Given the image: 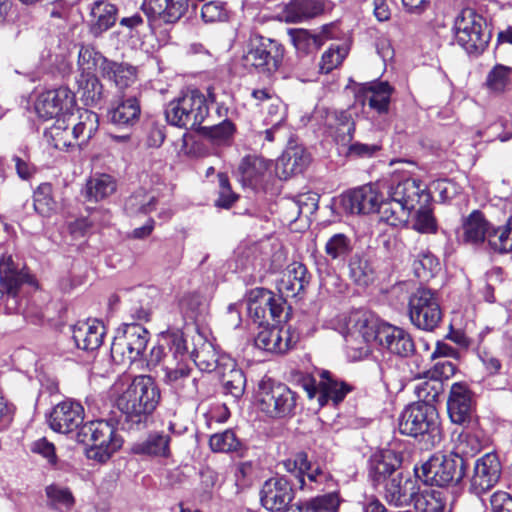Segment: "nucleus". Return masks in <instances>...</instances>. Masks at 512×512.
<instances>
[{
	"instance_id": "f257e3e1",
	"label": "nucleus",
	"mask_w": 512,
	"mask_h": 512,
	"mask_svg": "<svg viewBox=\"0 0 512 512\" xmlns=\"http://www.w3.org/2000/svg\"><path fill=\"white\" fill-rule=\"evenodd\" d=\"M431 195L427 186L414 178L399 179L394 176L387 189V198L378 203L380 219L391 226H404L408 223L411 211L419 203H428Z\"/></svg>"
},
{
	"instance_id": "f03ea898",
	"label": "nucleus",
	"mask_w": 512,
	"mask_h": 512,
	"mask_svg": "<svg viewBox=\"0 0 512 512\" xmlns=\"http://www.w3.org/2000/svg\"><path fill=\"white\" fill-rule=\"evenodd\" d=\"M160 401V390L150 376H138L117 399L119 410L132 424L144 423Z\"/></svg>"
},
{
	"instance_id": "7ed1b4c3",
	"label": "nucleus",
	"mask_w": 512,
	"mask_h": 512,
	"mask_svg": "<svg viewBox=\"0 0 512 512\" xmlns=\"http://www.w3.org/2000/svg\"><path fill=\"white\" fill-rule=\"evenodd\" d=\"M399 431L403 435L420 437L427 447H434L442 440V429L436 407L426 401L408 405L399 417Z\"/></svg>"
},
{
	"instance_id": "20e7f679",
	"label": "nucleus",
	"mask_w": 512,
	"mask_h": 512,
	"mask_svg": "<svg viewBox=\"0 0 512 512\" xmlns=\"http://www.w3.org/2000/svg\"><path fill=\"white\" fill-rule=\"evenodd\" d=\"M209 102H215L211 88L208 89L207 97L196 89L183 92L167 104L166 120L179 128L196 129L209 115Z\"/></svg>"
},
{
	"instance_id": "39448f33",
	"label": "nucleus",
	"mask_w": 512,
	"mask_h": 512,
	"mask_svg": "<svg viewBox=\"0 0 512 512\" xmlns=\"http://www.w3.org/2000/svg\"><path fill=\"white\" fill-rule=\"evenodd\" d=\"M77 441L87 449V457L100 463L108 461L122 446V438L115 425L107 420H96L84 424L77 433Z\"/></svg>"
},
{
	"instance_id": "423d86ee",
	"label": "nucleus",
	"mask_w": 512,
	"mask_h": 512,
	"mask_svg": "<svg viewBox=\"0 0 512 512\" xmlns=\"http://www.w3.org/2000/svg\"><path fill=\"white\" fill-rule=\"evenodd\" d=\"M256 401L259 410L267 417L281 419L293 416L297 406V394L283 383L262 380Z\"/></svg>"
},
{
	"instance_id": "0eeeda50",
	"label": "nucleus",
	"mask_w": 512,
	"mask_h": 512,
	"mask_svg": "<svg viewBox=\"0 0 512 512\" xmlns=\"http://www.w3.org/2000/svg\"><path fill=\"white\" fill-rule=\"evenodd\" d=\"M457 43L469 54L482 52L489 42L486 21L472 8H464L455 19Z\"/></svg>"
},
{
	"instance_id": "6e6552de",
	"label": "nucleus",
	"mask_w": 512,
	"mask_h": 512,
	"mask_svg": "<svg viewBox=\"0 0 512 512\" xmlns=\"http://www.w3.org/2000/svg\"><path fill=\"white\" fill-rule=\"evenodd\" d=\"M465 460L459 455H433L421 467L419 478L431 486L459 483L465 475Z\"/></svg>"
},
{
	"instance_id": "1a4fd4ad",
	"label": "nucleus",
	"mask_w": 512,
	"mask_h": 512,
	"mask_svg": "<svg viewBox=\"0 0 512 512\" xmlns=\"http://www.w3.org/2000/svg\"><path fill=\"white\" fill-rule=\"evenodd\" d=\"M284 57L283 46L275 40L255 37L243 55L245 67L254 68L259 73L271 75L280 67Z\"/></svg>"
},
{
	"instance_id": "9d476101",
	"label": "nucleus",
	"mask_w": 512,
	"mask_h": 512,
	"mask_svg": "<svg viewBox=\"0 0 512 512\" xmlns=\"http://www.w3.org/2000/svg\"><path fill=\"white\" fill-rule=\"evenodd\" d=\"M150 333L140 324H126L114 337L111 356L119 363H132L140 359L149 342Z\"/></svg>"
},
{
	"instance_id": "9b49d317",
	"label": "nucleus",
	"mask_w": 512,
	"mask_h": 512,
	"mask_svg": "<svg viewBox=\"0 0 512 512\" xmlns=\"http://www.w3.org/2000/svg\"><path fill=\"white\" fill-rule=\"evenodd\" d=\"M408 314L411 323L418 329L434 330L442 319V311L435 293L427 288H418L409 298Z\"/></svg>"
},
{
	"instance_id": "f8f14e48",
	"label": "nucleus",
	"mask_w": 512,
	"mask_h": 512,
	"mask_svg": "<svg viewBox=\"0 0 512 512\" xmlns=\"http://www.w3.org/2000/svg\"><path fill=\"white\" fill-rule=\"evenodd\" d=\"M75 107V94L67 87L42 92L35 102V111L44 120L66 118Z\"/></svg>"
},
{
	"instance_id": "ddd939ff",
	"label": "nucleus",
	"mask_w": 512,
	"mask_h": 512,
	"mask_svg": "<svg viewBox=\"0 0 512 512\" xmlns=\"http://www.w3.org/2000/svg\"><path fill=\"white\" fill-rule=\"evenodd\" d=\"M247 310L251 318L260 326L269 323V320L280 321L284 312V301L266 289L251 291Z\"/></svg>"
},
{
	"instance_id": "4468645a",
	"label": "nucleus",
	"mask_w": 512,
	"mask_h": 512,
	"mask_svg": "<svg viewBox=\"0 0 512 512\" xmlns=\"http://www.w3.org/2000/svg\"><path fill=\"white\" fill-rule=\"evenodd\" d=\"M502 466L495 453H486L476 460L470 478V491L482 495L492 489L499 481Z\"/></svg>"
},
{
	"instance_id": "2eb2a0df",
	"label": "nucleus",
	"mask_w": 512,
	"mask_h": 512,
	"mask_svg": "<svg viewBox=\"0 0 512 512\" xmlns=\"http://www.w3.org/2000/svg\"><path fill=\"white\" fill-rule=\"evenodd\" d=\"M163 371L164 383L179 396L193 398L198 393L197 373L184 361L167 364Z\"/></svg>"
},
{
	"instance_id": "dca6fc26",
	"label": "nucleus",
	"mask_w": 512,
	"mask_h": 512,
	"mask_svg": "<svg viewBox=\"0 0 512 512\" xmlns=\"http://www.w3.org/2000/svg\"><path fill=\"white\" fill-rule=\"evenodd\" d=\"M293 499V487L284 477L266 480L260 490L261 505L268 511H282L288 508Z\"/></svg>"
},
{
	"instance_id": "f3484780",
	"label": "nucleus",
	"mask_w": 512,
	"mask_h": 512,
	"mask_svg": "<svg viewBox=\"0 0 512 512\" xmlns=\"http://www.w3.org/2000/svg\"><path fill=\"white\" fill-rule=\"evenodd\" d=\"M84 408L75 401L67 400L58 403L51 411L49 416V425L52 430L68 434L83 423Z\"/></svg>"
},
{
	"instance_id": "a211bd4d",
	"label": "nucleus",
	"mask_w": 512,
	"mask_h": 512,
	"mask_svg": "<svg viewBox=\"0 0 512 512\" xmlns=\"http://www.w3.org/2000/svg\"><path fill=\"white\" fill-rule=\"evenodd\" d=\"M298 340V336L289 328H279L276 326H262L255 337V346L259 349L283 354L291 349Z\"/></svg>"
},
{
	"instance_id": "6ab92c4d",
	"label": "nucleus",
	"mask_w": 512,
	"mask_h": 512,
	"mask_svg": "<svg viewBox=\"0 0 512 512\" xmlns=\"http://www.w3.org/2000/svg\"><path fill=\"white\" fill-rule=\"evenodd\" d=\"M189 0H144L142 10L151 22L172 24L188 10Z\"/></svg>"
},
{
	"instance_id": "aec40b11",
	"label": "nucleus",
	"mask_w": 512,
	"mask_h": 512,
	"mask_svg": "<svg viewBox=\"0 0 512 512\" xmlns=\"http://www.w3.org/2000/svg\"><path fill=\"white\" fill-rule=\"evenodd\" d=\"M390 354L406 358L415 352V344L412 336L403 328L387 323L380 330L378 344Z\"/></svg>"
},
{
	"instance_id": "412c9836",
	"label": "nucleus",
	"mask_w": 512,
	"mask_h": 512,
	"mask_svg": "<svg viewBox=\"0 0 512 512\" xmlns=\"http://www.w3.org/2000/svg\"><path fill=\"white\" fill-rule=\"evenodd\" d=\"M447 411L451 421L455 424L462 425L471 420L473 401L471 392L465 384L459 382L451 386Z\"/></svg>"
},
{
	"instance_id": "4be33fe9",
	"label": "nucleus",
	"mask_w": 512,
	"mask_h": 512,
	"mask_svg": "<svg viewBox=\"0 0 512 512\" xmlns=\"http://www.w3.org/2000/svg\"><path fill=\"white\" fill-rule=\"evenodd\" d=\"M401 461L400 455L393 450L374 453L368 464V476L372 484L376 487L396 475Z\"/></svg>"
},
{
	"instance_id": "5701e85b",
	"label": "nucleus",
	"mask_w": 512,
	"mask_h": 512,
	"mask_svg": "<svg viewBox=\"0 0 512 512\" xmlns=\"http://www.w3.org/2000/svg\"><path fill=\"white\" fill-rule=\"evenodd\" d=\"M378 194L369 185L350 190L341 196V206L349 214H369L377 211Z\"/></svg>"
},
{
	"instance_id": "b1692460",
	"label": "nucleus",
	"mask_w": 512,
	"mask_h": 512,
	"mask_svg": "<svg viewBox=\"0 0 512 512\" xmlns=\"http://www.w3.org/2000/svg\"><path fill=\"white\" fill-rule=\"evenodd\" d=\"M30 282L29 274L14 261L12 254L4 253L0 257V284L6 293L16 297L20 286Z\"/></svg>"
},
{
	"instance_id": "393cba45",
	"label": "nucleus",
	"mask_w": 512,
	"mask_h": 512,
	"mask_svg": "<svg viewBox=\"0 0 512 512\" xmlns=\"http://www.w3.org/2000/svg\"><path fill=\"white\" fill-rule=\"evenodd\" d=\"M105 333V326L101 321L89 319L74 326L73 339L79 349L94 351L103 343Z\"/></svg>"
},
{
	"instance_id": "a878e982",
	"label": "nucleus",
	"mask_w": 512,
	"mask_h": 512,
	"mask_svg": "<svg viewBox=\"0 0 512 512\" xmlns=\"http://www.w3.org/2000/svg\"><path fill=\"white\" fill-rule=\"evenodd\" d=\"M318 375L320 378L318 396L320 406H324L329 400L333 401L334 404H338L352 391L350 384L340 380L329 370L322 369Z\"/></svg>"
},
{
	"instance_id": "bb28decb",
	"label": "nucleus",
	"mask_w": 512,
	"mask_h": 512,
	"mask_svg": "<svg viewBox=\"0 0 512 512\" xmlns=\"http://www.w3.org/2000/svg\"><path fill=\"white\" fill-rule=\"evenodd\" d=\"M387 322L381 321L374 314L367 311H355L351 313L348 321V329L357 333L359 337L367 339L371 343L379 344L380 330Z\"/></svg>"
},
{
	"instance_id": "cd10ccee",
	"label": "nucleus",
	"mask_w": 512,
	"mask_h": 512,
	"mask_svg": "<svg viewBox=\"0 0 512 512\" xmlns=\"http://www.w3.org/2000/svg\"><path fill=\"white\" fill-rule=\"evenodd\" d=\"M72 127V134L85 145L96 133L99 127L98 115L88 109L72 110L66 117Z\"/></svg>"
},
{
	"instance_id": "c85d7f7f",
	"label": "nucleus",
	"mask_w": 512,
	"mask_h": 512,
	"mask_svg": "<svg viewBox=\"0 0 512 512\" xmlns=\"http://www.w3.org/2000/svg\"><path fill=\"white\" fill-rule=\"evenodd\" d=\"M117 19V8L104 0L95 1L90 10L89 29L95 37L114 26Z\"/></svg>"
},
{
	"instance_id": "c756f323",
	"label": "nucleus",
	"mask_w": 512,
	"mask_h": 512,
	"mask_svg": "<svg viewBox=\"0 0 512 512\" xmlns=\"http://www.w3.org/2000/svg\"><path fill=\"white\" fill-rule=\"evenodd\" d=\"M310 276L307 268L300 262L289 264L279 282V291L287 297L297 296L308 285Z\"/></svg>"
},
{
	"instance_id": "7c9ffc66",
	"label": "nucleus",
	"mask_w": 512,
	"mask_h": 512,
	"mask_svg": "<svg viewBox=\"0 0 512 512\" xmlns=\"http://www.w3.org/2000/svg\"><path fill=\"white\" fill-rule=\"evenodd\" d=\"M325 10L324 0H292L282 12L286 22L296 23L313 18Z\"/></svg>"
},
{
	"instance_id": "2f4dec72",
	"label": "nucleus",
	"mask_w": 512,
	"mask_h": 512,
	"mask_svg": "<svg viewBox=\"0 0 512 512\" xmlns=\"http://www.w3.org/2000/svg\"><path fill=\"white\" fill-rule=\"evenodd\" d=\"M491 226L481 211L473 210L463 221L464 241L471 244L483 243Z\"/></svg>"
},
{
	"instance_id": "473e14b6",
	"label": "nucleus",
	"mask_w": 512,
	"mask_h": 512,
	"mask_svg": "<svg viewBox=\"0 0 512 512\" xmlns=\"http://www.w3.org/2000/svg\"><path fill=\"white\" fill-rule=\"evenodd\" d=\"M309 157L301 148H289L277 160L276 169L280 178L287 179L301 173L308 165Z\"/></svg>"
},
{
	"instance_id": "72a5a7b5",
	"label": "nucleus",
	"mask_w": 512,
	"mask_h": 512,
	"mask_svg": "<svg viewBox=\"0 0 512 512\" xmlns=\"http://www.w3.org/2000/svg\"><path fill=\"white\" fill-rule=\"evenodd\" d=\"M221 377L222 386L226 394L239 399L245 391L246 378L244 372L237 368L236 364L226 359L225 366L218 372Z\"/></svg>"
},
{
	"instance_id": "f704fd0d",
	"label": "nucleus",
	"mask_w": 512,
	"mask_h": 512,
	"mask_svg": "<svg viewBox=\"0 0 512 512\" xmlns=\"http://www.w3.org/2000/svg\"><path fill=\"white\" fill-rule=\"evenodd\" d=\"M326 123L337 143L344 146L350 144L355 125L347 112L334 111L329 113Z\"/></svg>"
},
{
	"instance_id": "c9c22d12",
	"label": "nucleus",
	"mask_w": 512,
	"mask_h": 512,
	"mask_svg": "<svg viewBox=\"0 0 512 512\" xmlns=\"http://www.w3.org/2000/svg\"><path fill=\"white\" fill-rule=\"evenodd\" d=\"M102 76L114 82L119 89L131 86L137 79V70L128 63L104 62Z\"/></svg>"
},
{
	"instance_id": "e433bc0d",
	"label": "nucleus",
	"mask_w": 512,
	"mask_h": 512,
	"mask_svg": "<svg viewBox=\"0 0 512 512\" xmlns=\"http://www.w3.org/2000/svg\"><path fill=\"white\" fill-rule=\"evenodd\" d=\"M384 498L394 506H402L410 501L412 493L409 487L413 485L409 479H404L400 473L392 476L384 483Z\"/></svg>"
},
{
	"instance_id": "4c0bfd02",
	"label": "nucleus",
	"mask_w": 512,
	"mask_h": 512,
	"mask_svg": "<svg viewBox=\"0 0 512 512\" xmlns=\"http://www.w3.org/2000/svg\"><path fill=\"white\" fill-rule=\"evenodd\" d=\"M140 105L135 97L120 101L109 113L110 121L119 127L134 125L140 116Z\"/></svg>"
},
{
	"instance_id": "58836bf2",
	"label": "nucleus",
	"mask_w": 512,
	"mask_h": 512,
	"mask_svg": "<svg viewBox=\"0 0 512 512\" xmlns=\"http://www.w3.org/2000/svg\"><path fill=\"white\" fill-rule=\"evenodd\" d=\"M194 363L205 372H219L224 366L227 358H219L217 352L210 342L204 341L199 348L191 352Z\"/></svg>"
},
{
	"instance_id": "ea45409f",
	"label": "nucleus",
	"mask_w": 512,
	"mask_h": 512,
	"mask_svg": "<svg viewBox=\"0 0 512 512\" xmlns=\"http://www.w3.org/2000/svg\"><path fill=\"white\" fill-rule=\"evenodd\" d=\"M483 445V432L477 428H466L457 438L454 455H459L462 459L464 457H473L482 450Z\"/></svg>"
},
{
	"instance_id": "a19ab883",
	"label": "nucleus",
	"mask_w": 512,
	"mask_h": 512,
	"mask_svg": "<svg viewBox=\"0 0 512 512\" xmlns=\"http://www.w3.org/2000/svg\"><path fill=\"white\" fill-rule=\"evenodd\" d=\"M268 161L259 156H247L239 165V173L244 185L256 186L266 174Z\"/></svg>"
},
{
	"instance_id": "79ce46f5",
	"label": "nucleus",
	"mask_w": 512,
	"mask_h": 512,
	"mask_svg": "<svg viewBox=\"0 0 512 512\" xmlns=\"http://www.w3.org/2000/svg\"><path fill=\"white\" fill-rule=\"evenodd\" d=\"M52 145L59 150H66L72 147H81L82 144L72 134V127L65 117L57 118L49 131Z\"/></svg>"
},
{
	"instance_id": "37998d69",
	"label": "nucleus",
	"mask_w": 512,
	"mask_h": 512,
	"mask_svg": "<svg viewBox=\"0 0 512 512\" xmlns=\"http://www.w3.org/2000/svg\"><path fill=\"white\" fill-rule=\"evenodd\" d=\"M341 503L338 492L332 491L297 504L296 509L302 512H338Z\"/></svg>"
},
{
	"instance_id": "c03bdc74",
	"label": "nucleus",
	"mask_w": 512,
	"mask_h": 512,
	"mask_svg": "<svg viewBox=\"0 0 512 512\" xmlns=\"http://www.w3.org/2000/svg\"><path fill=\"white\" fill-rule=\"evenodd\" d=\"M328 29V26H323L322 31L318 34L304 29H297L291 30L290 35L296 49L308 53L318 50L324 44L325 40L329 37Z\"/></svg>"
},
{
	"instance_id": "a18cd8bd",
	"label": "nucleus",
	"mask_w": 512,
	"mask_h": 512,
	"mask_svg": "<svg viewBox=\"0 0 512 512\" xmlns=\"http://www.w3.org/2000/svg\"><path fill=\"white\" fill-rule=\"evenodd\" d=\"M116 190L115 179L108 174L91 177L86 183V197L90 201H99L112 195Z\"/></svg>"
},
{
	"instance_id": "49530a36",
	"label": "nucleus",
	"mask_w": 512,
	"mask_h": 512,
	"mask_svg": "<svg viewBox=\"0 0 512 512\" xmlns=\"http://www.w3.org/2000/svg\"><path fill=\"white\" fill-rule=\"evenodd\" d=\"M169 443V435L154 433L150 434L143 442L135 444L133 451L137 454L167 457L170 453Z\"/></svg>"
},
{
	"instance_id": "de8ad7c7",
	"label": "nucleus",
	"mask_w": 512,
	"mask_h": 512,
	"mask_svg": "<svg viewBox=\"0 0 512 512\" xmlns=\"http://www.w3.org/2000/svg\"><path fill=\"white\" fill-rule=\"evenodd\" d=\"M45 492L47 496V504L54 510L59 512H68L75 504V498L72 492L66 487L51 484L46 487Z\"/></svg>"
},
{
	"instance_id": "09e8293b",
	"label": "nucleus",
	"mask_w": 512,
	"mask_h": 512,
	"mask_svg": "<svg viewBox=\"0 0 512 512\" xmlns=\"http://www.w3.org/2000/svg\"><path fill=\"white\" fill-rule=\"evenodd\" d=\"M157 198L155 195L142 189L134 192L125 201V211L130 215L147 214L156 208Z\"/></svg>"
},
{
	"instance_id": "8fccbe9b",
	"label": "nucleus",
	"mask_w": 512,
	"mask_h": 512,
	"mask_svg": "<svg viewBox=\"0 0 512 512\" xmlns=\"http://www.w3.org/2000/svg\"><path fill=\"white\" fill-rule=\"evenodd\" d=\"M391 91V87L387 82L370 83L366 91V99L369 106L378 113L387 112Z\"/></svg>"
},
{
	"instance_id": "3c124183",
	"label": "nucleus",
	"mask_w": 512,
	"mask_h": 512,
	"mask_svg": "<svg viewBox=\"0 0 512 512\" xmlns=\"http://www.w3.org/2000/svg\"><path fill=\"white\" fill-rule=\"evenodd\" d=\"M486 240L495 252L507 253L512 251V216L506 226L497 228L491 226Z\"/></svg>"
},
{
	"instance_id": "603ef678",
	"label": "nucleus",
	"mask_w": 512,
	"mask_h": 512,
	"mask_svg": "<svg viewBox=\"0 0 512 512\" xmlns=\"http://www.w3.org/2000/svg\"><path fill=\"white\" fill-rule=\"evenodd\" d=\"M104 62H109V60L103 57L101 53L96 51L93 47L82 46L80 48L78 54V66L82 70V75L94 74V71L98 66L102 72Z\"/></svg>"
},
{
	"instance_id": "864d4df0",
	"label": "nucleus",
	"mask_w": 512,
	"mask_h": 512,
	"mask_svg": "<svg viewBox=\"0 0 512 512\" xmlns=\"http://www.w3.org/2000/svg\"><path fill=\"white\" fill-rule=\"evenodd\" d=\"M79 83L81 96L86 105H95L102 100L103 85L94 74L82 75Z\"/></svg>"
},
{
	"instance_id": "5fc2aeb1",
	"label": "nucleus",
	"mask_w": 512,
	"mask_h": 512,
	"mask_svg": "<svg viewBox=\"0 0 512 512\" xmlns=\"http://www.w3.org/2000/svg\"><path fill=\"white\" fill-rule=\"evenodd\" d=\"M347 356L356 361L367 357L371 353V342L363 337H359L357 333L348 329L345 335Z\"/></svg>"
},
{
	"instance_id": "6e6d98bb",
	"label": "nucleus",
	"mask_w": 512,
	"mask_h": 512,
	"mask_svg": "<svg viewBox=\"0 0 512 512\" xmlns=\"http://www.w3.org/2000/svg\"><path fill=\"white\" fill-rule=\"evenodd\" d=\"M512 68L497 64L486 77V86L493 93H503L510 84Z\"/></svg>"
},
{
	"instance_id": "4d7b16f0",
	"label": "nucleus",
	"mask_w": 512,
	"mask_h": 512,
	"mask_svg": "<svg viewBox=\"0 0 512 512\" xmlns=\"http://www.w3.org/2000/svg\"><path fill=\"white\" fill-rule=\"evenodd\" d=\"M281 464L286 472L295 475L298 479L299 488L305 490L306 479L304 478V471L311 468L307 454L304 452L297 453L293 457L284 460Z\"/></svg>"
},
{
	"instance_id": "13d9d810",
	"label": "nucleus",
	"mask_w": 512,
	"mask_h": 512,
	"mask_svg": "<svg viewBox=\"0 0 512 512\" xmlns=\"http://www.w3.org/2000/svg\"><path fill=\"white\" fill-rule=\"evenodd\" d=\"M417 512H447L446 502L441 492L425 491L415 501Z\"/></svg>"
},
{
	"instance_id": "bf43d9fd",
	"label": "nucleus",
	"mask_w": 512,
	"mask_h": 512,
	"mask_svg": "<svg viewBox=\"0 0 512 512\" xmlns=\"http://www.w3.org/2000/svg\"><path fill=\"white\" fill-rule=\"evenodd\" d=\"M428 203L417 204L413 229L419 233L431 234L437 231V222Z\"/></svg>"
},
{
	"instance_id": "052dcab7",
	"label": "nucleus",
	"mask_w": 512,
	"mask_h": 512,
	"mask_svg": "<svg viewBox=\"0 0 512 512\" xmlns=\"http://www.w3.org/2000/svg\"><path fill=\"white\" fill-rule=\"evenodd\" d=\"M209 446L213 452L228 453L237 451L241 443L237 439L235 433L227 429L220 433H215L210 436Z\"/></svg>"
},
{
	"instance_id": "680f3d73",
	"label": "nucleus",
	"mask_w": 512,
	"mask_h": 512,
	"mask_svg": "<svg viewBox=\"0 0 512 512\" xmlns=\"http://www.w3.org/2000/svg\"><path fill=\"white\" fill-rule=\"evenodd\" d=\"M305 477L309 482V484L306 482L305 490H326L335 485L332 475L319 466L313 467L311 465L309 470L304 471Z\"/></svg>"
},
{
	"instance_id": "e2e57ef3",
	"label": "nucleus",
	"mask_w": 512,
	"mask_h": 512,
	"mask_svg": "<svg viewBox=\"0 0 512 512\" xmlns=\"http://www.w3.org/2000/svg\"><path fill=\"white\" fill-rule=\"evenodd\" d=\"M34 208L42 216H49L56 209V202L52 197V186L41 184L34 192Z\"/></svg>"
},
{
	"instance_id": "0e129e2a",
	"label": "nucleus",
	"mask_w": 512,
	"mask_h": 512,
	"mask_svg": "<svg viewBox=\"0 0 512 512\" xmlns=\"http://www.w3.org/2000/svg\"><path fill=\"white\" fill-rule=\"evenodd\" d=\"M350 276L355 283L367 286L374 279V271L369 262L360 257H353L349 263Z\"/></svg>"
},
{
	"instance_id": "69168bd1",
	"label": "nucleus",
	"mask_w": 512,
	"mask_h": 512,
	"mask_svg": "<svg viewBox=\"0 0 512 512\" xmlns=\"http://www.w3.org/2000/svg\"><path fill=\"white\" fill-rule=\"evenodd\" d=\"M352 249L351 239L342 233L333 235L325 245V252L331 259L345 258Z\"/></svg>"
},
{
	"instance_id": "338daca9",
	"label": "nucleus",
	"mask_w": 512,
	"mask_h": 512,
	"mask_svg": "<svg viewBox=\"0 0 512 512\" xmlns=\"http://www.w3.org/2000/svg\"><path fill=\"white\" fill-rule=\"evenodd\" d=\"M203 134L215 144L227 142L235 132L234 124L223 119L219 124L202 127Z\"/></svg>"
},
{
	"instance_id": "774afa93",
	"label": "nucleus",
	"mask_w": 512,
	"mask_h": 512,
	"mask_svg": "<svg viewBox=\"0 0 512 512\" xmlns=\"http://www.w3.org/2000/svg\"><path fill=\"white\" fill-rule=\"evenodd\" d=\"M348 54V48L344 45L331 46L324 52L319 64L322 73H329L337 68Z\"/></svg>"
}]
</instances>
